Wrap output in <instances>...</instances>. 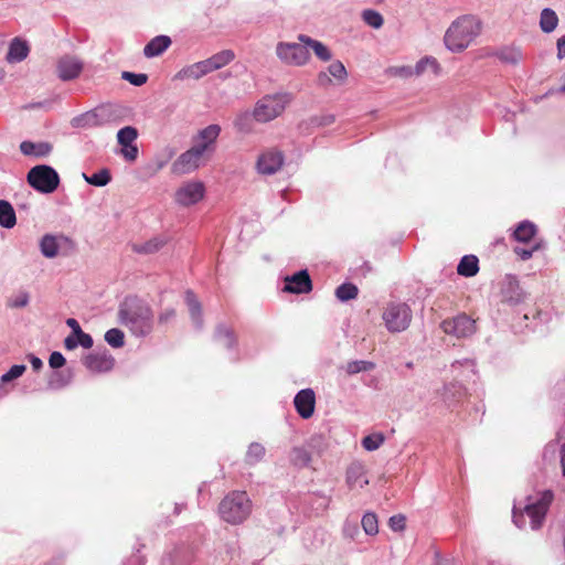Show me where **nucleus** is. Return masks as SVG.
Returning a JSON list of instances; mask_svg holds the SVG:
<instances>
[{
    "label": "nucleus",
    "instance_id": "obj_58",
    "mask_svg": "<svg viewBox=\"0 0 565 565\" xmlns=\"http://www.w3.org/2000/svg\"><path fill=\"white\" fill-rule=\"evenodd\" d=\"M540 247L539 244L533 245L531 248L525 247H514V253L522 259L527 260L533 256V253L537 250Z\"/></svg>",
    "mask_w": 565,
    "mask_h": 565
},
{
    "label": "nucleus",
    "instance_id": "obj_19",
    "mask_svg": "<svg viewBox=\"0 0 565 565\" xmlns=\"http://www.w3.org/2000/svg\"><path fill=\"white\" fill-rule=\"evenodd\" d=\"M184 300L189 308L190 317H191L192 323L194 324V328L196 330H202L204 320H203V315H202L201 302L199 301L195 294L191 289H188L185 291Z\"/></svg>",
    "mask_w": 565,
    "mask_h": 565
},
{
    "label": "nucleus",
    "instance_id": "obj_4",
    "mask_svg": "<svg viewBox=\"0 0 565 565\" xmlns=\"http://www.w3.org/2000/svg\"><path fill=\"white\" fill-rule=\"evenodd\" d=\"M382 319L388 332L399 333L409 327L413 312L406 302L390 301L384 307Z\"/></svg>",
    "mask_w": 565,
    "mask_h": 565
},
{
    "label": "nucleus",
    "instance_id": "obj_31",
    "mask_svg": "<svg viewBox=\"0 0 565 565\" xmlns=\"http://www.w3.org/2000/svg\"><path fill=\"white\" fill-rule=\"evenodd\" d=\"M478 271L479 259L475 255H465L457 266V273L463 277H473Z\"/></svg>",
    "mask_w": 565,
    "mask_h": 565
},
{
    "label": "nucleus",
    "instance_id": "obj_62",
    "mask_svg": "<svg viewBox=\"0 0 565 565\" xmlns=\"http://www.w3.org/2000/svg\"><path fill=\"white\" fill-rule=\"evenodd\" d=\"M64 347L68 351L76 349L78 347L76 335L70 334L68 337H66L64 340Z\"/></svg>",
    "mask_w": 565,
    "mask_h": 565
},
{
    "label": "nucleus",
    "instance_id": "obj_46",
    "mask_svg": "<svg viewBox=\"0 0 565 565\" xmlns=\"http://www.w3.org/2000/svg\"><path fill=\"white\" fill-rule=\"evenodd\" d=\"M362 18L367 25L374 29L381 28L384 23L383 17L377 11L372 9L364 10Z\"/></svg>",
    "mask_w": 565,
    "mask_h": 565
},
{
    "label": "nucleus",
    "instance_id": "obj_52",
    "mask_svg": "<svg viewBox=\"0 0 565 565\" xmlns=\"http://www.w3.org/2000/svg\"><path fill=\"white\" fill-rule=\"evenodd\" d=\"M29 301L30 295L26 291H20L9 299L8 306L11 308H24L29 305Z\"/></svg>",
    "mask_w": 565,
    "mask_h": 565
},
{
    "label": "nucleus",
    "instance_id": "obj_22",
    "mask_svg": "<svg viewBox=\"0 0 565 565\" xmlns=\"http://www.w3.org/2000/svg\"><path fill=\"white\" fill-rule=\"evenodd\" d=\"M105 122L97 109L85 111L78 116H75L71 120V125L74 128H93L99 127Z\"/></svg>",
    "mask_w": 565,
    "mask_h": 565
},
{
    "label": "nucleus",
    "instance_id": "obj_20",
    "mask_svg": "<svg viewBox=\"0 0 565 565\" xmlns=\"http://www.w3.org/2000/svg\"><path fill=\"white\" fill-rule=\"evenodd\" d=\"M67 243L70 239L66 236H55L45 234L40 241V250L46 258H54L58 254L61 243Z\"/></svg>",
    "mask_w": 565,
    "mask_h": 565
},
{
    "label": "nucleus",
    "instance_id": "obj_48",
    "mask_svg": "<svg viewBox=\"0 0 565 565\" xmlns=\"http://www.w3.org/2000/svg\"><path fill=\"white\" fill-rule=\"evenodd\" d=\"M291 460L295 465L307 466L311 461V456L305 448L295 447L292 449Z\"/></svg>",
    "mask_w": 565,
    "mask_h": 565
},
{
    "label": "nucleus",
    "instance_id": "obj_29",
    "mask_svg": "<svg viewBox=\"0 0 565 565\" xmlns=\"http://www.w3.org/2000/svg\"><path fill=\"white\" fill-rule=\"evenodd\" d=\"M299 41L307 45V49L310 47L315 52L316 56L323 61H330L332 55L328 46H326L322 42L311 39L308 35L300 34Z\"/></svg>",
    "mask_w": 565,
    "mask_h": 565
},
{
    "label": "nucleus",
    "instance_id": "obj_21",
    "mask_svg": "<svg viewBox=\"0 0 565 565\" xmlns=\"http://www.w3.org/2000/svg\"><path fill=\"white\" fill-rule=\"evenodd\" d=\"M171 38L168 35H157L152 38L143 47V55L147 58H153L164 53L171 45Z\"/></svg>",
    "mask_w": 565,
    "mask_h": 565
},
{
    "label": "nucleus",
    "instance_id": "obj_2",
    "mask_svg": "<svg viewBox=\"0 0 565 565\" xmlns=\"http://www.w3.org/2000/svg\"><path fill=\"white\" fill-rule=\"evenodd\" d=\"M482 21L473 14H463L451 22L447 29L444 42L446 47L455 53L462 52L481 33Z\"/></svg>",
    "mask_w": 565,
    "mask_h": 565
},
{
    "label": "nucleus",
    "instance_id": "obj_49",
    "mask_svg": "<svg viewBox=\"0 0 565 565\" xmlns=\"http://www.w3.org/2000/svg\"><path fill=\"white\" fill-rule=\"evenodd\" d=\"M328 73L335 79L343 82L347 76L348 72L341 61H334L328 66Z\"/></svg>",
    "mask_w": 565,
    "mask_h": 565
},
{
    "label": "nucleus",
    "instance_id": "obj_59",
    "mask_svg": "<svg viewBox=\"0 0 565 565\" xmlns=\"http://www.w3.org/2000/svg\"><path fill=\"white\" fill-rule=\"evenodd\" d=\"M77 345L83 347L84 349H90L94 344V340L90 334L81 331L76 334Z\"/></svg>",
    "mask_w": 565,
    "mask_h": 565
},
{
    "label": "nucleus",
    "instance_id": "obj_41",
    "mask_svg": "<svg viewBox=\"0 0 565 565\" xmlns=\"http://www.w3.org/2000/svg\"><path fill=\"white\" fill-rule=\"evenodd\" d=\"M138 138V130L132 126H125L117 132V141L122 147L135 143Z\"/></svg>",
    "mask_w": 565,
    "mask_h": 565
},
{
    "label": "nucleus",
    "instance_id": "obj_54",
    "mask_svg": "<svg viewBox=\"0 0 565 565\" xmlns=\"http://www.w3.org/2000/svg\"><path fill=\"white\" fill-rule=\"evenodd\" d=\"M387 73L392 76L407 78L414 75L412 66H392L387 70Z\"/></svg>",
    "mask_w": 565,
    "mask_h": 565
},
{
    "label": "nucleus",
    "instance_id": "obj_33",
    "mask_svg": "<svg viewBox=\"0 0 565 565\" xmlns=\"http://www.w3.org/2000/svg\"><path fill=\"white\" fill-rule=\"evenodd\" d=\"M167 244L163 236H154L142 244H134L132 250L138 254H153L160 250Z\"/></svg>",
    "mask_w": 565,
    "mask_h": 565
},
{
    "label": "nucleus",
    "instance_id": "obj_36",
    "mask_svg": "<svg viewBox=\"0 0 565 565\" xmlns=\"http://www.w3.org/2000/svg\"><path fill=\"white\" fill-rule=\"evenodd\" d=\"M83 178L85 179V181L88 184L98 186V188L105 186L111 181L110 172L106 168L100 169L99 171H97L90 175H87L84 173Z\"/></svg>",
    "mask_w": 565,
    "mask_h": 565
},
{
    "label": "nucleus",
    "instance_id": "obj_26",
    "mask_svg": "<svg viewBox=\"0 0 565 565\" xmlns=\"http://www.w3.org/2000/svg\"><path fill=\"white\" fill-rule=\"evenodd\" d=\"M29 45L25 41L15 38L11 41L7 53V61L10 63H19L26 58L29 54Z\"/></svg>",
    "mask_w": 565,
    "mask_h": 565
},
{
    "label": "nucleus",
    "instance_id": "obj_27",
    "mask_svg": "<svg viewBox=\"0 0 565 565\" xmlns=\"http://www.w3.org/2000/svg\"><path fill=\"white\" fill-rule=\"evenodd\" d=\"M536 225L531 221H522L512 232V238L520 243H529L536 235Z\"/></svg>",
    "mask_w": 565,
    "mask_h": 565
},
{
    "label": "nucleus",
    "instance_id": "obj_24",
    "mask_svg": "<svg viewBox=\"0 0 565 565\" xmlns=\"http://www.w3.org/2000/svg\"><path fill=\"white\" fill-rule=\"evenodd\" d=\"M213 71L211 62L206 58L181 70L178 76L181 78L200 79Z\"/></svg>",
    "mask_w": 565,
    "mask_h": 565
},
{
    "label": "nucleus",
    "instance_id": "obj_23",
    "mask_svg": "<svg viewBox=\"0 0 565 565\" xmlns=\"http://www.w3.org/2000/svg\"><path fill=\"white\" fill-rule=\"evenodd\" d=\"M53 146L46 141L33 142L24 140L20 143V151L24 156L44 158L52 152Z\"/></svg>",
    "mask_w": 565,
    "mask_h": 565
},
{
    "label": "nucleus",
    "instance_id": "obj_47",
    "mask_svg": "<svg viewBox=\"0 0 565 565\" xmlns=\"http://www.w3.org/2000/svg\"><path fill=\"white\" fill-rule=\"evenodd\" d=\"M70 383V377H66L62 372L55 371L51 374L47 386L51 390H61Z\"/></svg>",
    "mask_w": 565,
    "mask_h": 565
},
{
    "label": "nucleus",
    "instance_id": "obj_16",
    "mask_svg": "<svg viewBox=\"0 0 565 565\" xmlns=\"http://www.w3.org/2000/svg\"><path fill=\"white\" fill-rule=\"evenodd\" d=\"M294 405L301 418H310L313 415L316 406V394L313 390H300L294 398Z\"/></svg>",
    "mask_w": 565,
    "mask_h": 565
},
{
    "label": "nucleus",
    "instance_id": "obj_60",
    "mask_svg": "<svg viewBox=\"0 0 565 565\" xmlns=\"http://www.w3.org/2000/svg\"><path fill=\"white\" fill-rule=\"evenodd\" d=\"M175 310L173 308H168L159 315L158 322L160 324H167L170 321H172L175 318Z\"/></svg>",
    "mask_w": 565,
    "mask_h": 565
},
{
    "label": "nucleus",
    "instance_id": "obj_30",
    "mask_svg": "<svg viewBox=\"0 0 565 565\" xmlns=\"http://www.w3.org/2000/svg\"><path fill=\"white\" fill-rule=\"evenodd\" d=\"M466 395V388L459 382H451L444 386V399L445 402L451 406L456 403L460 402L461 398Z\"/></svg>",
    "mask_w": 565,
    "mask_h": 565
},
{
    "label": "nucleus",
    "instance_id": "obj_15",
    "mask_svg": "<svg viewBox=\"0 0 565 565\" xmlns=\"http://www.w3.org/2000/svg\"><path fill=\"white\" fill-rule=\"evenodd\" d=\"M82 71L83 63L76 56L65 55L57 62V74L64 82L77 78Z\"/></svg>",
    "mask_w": 565,
    "mask_h": 565
},
{
    "label": "nucleus",
    "instance_id": "obj_9",
    "mask_svg": "<svg viewBox=\"0 0 565 565\" xmlns=\"http://www.w3.org/2000/svg\"><path fill=\"white\" fill-rule=\"evenodd\" d=\"M277 56L287 64L303 65L310 57L309 50L303 43L280 42L276 47Z\"/></svg>",
    "mask_w": 565,
    "mask_h": 565
},
{
    "label": "nucleus",
    "instance_id": "obj_1",
    "mask_svg": "<svg viewBox=\"0 0 565 565\" xmlns=\"http://www.w3.org/2000/svg\"><path fill=\"white\" fill-rule=\"evenodd\" d=\"M118 322L137 338H146L153 330L154 317L150 305L138 296H127L118 306Z\"/></svg>",
    "mask_w": 565,
    "mask_h": 565
},
{
    "label": "nucleus",
    "instance_id": "obj_44",
    "mask_svg": "<svg viewBox=\"0 0 565 565\" xmlns=\"http://www.w3.org/2000/svg\"><path fill=\"white\" fill-rule=\"evenodd\" d=\"M362 527L367 535H375L379 532V522L375 513L366 512L361 520Z\"/></svg>",
    "mask_w": 565,
    "mask_h": 565
},
{
    "label": "nucleus",
    "instance_id": "obj_12",
    "mask_svg": "<svg viewBox=\"0 0 565 565\" xmlns=\"http://www.w3.org/2000/svg\"><path fill=\"white\" fill-rule=\"evenodd\" d=\"M204 185L202 182H188L175 192V202L182 206H190L204 196Z\"/></svg>",
    "mask_w": 565,
    "mask_h": 565
},
{
    "label": "nucleus",
    "instance_id": "obj_57",
    "mask_svg": "<svg viewBox=\"0 0 565 565\" xmlns=\"http://www.w3.org/2000/svg\"><path fill=\"white\" fill-rule=\"evenodd\" d=\"M65 363H66V360L61 352L54 351L51 353L50 359H49V364L52 369H54V370L61 369L62 366L65 365Z\"/></svg>",
    "mask_w": 565,
    "mask_h": 565
},
{
    "label": "nucleus",
    "instance_id": "obj_35",
    "mask_svg": "<svg viewBox=\"0 0 565 565\" xmlns=\"http://www.w3.org/2000/svg\"><path fill=\"white\" fill-rule=\"evenodd\" d=\"M558 25V17L551 8H544L540 13V28L544 33H552Z\"/></svg>",
    "mask_w": 565,
    "mask_h": 565
},
{
    "label": "nucleus",
    "instance_id": "obj_14",
    "mask_svg": "<svg viewBox=\"0 0 565 565\" xmlns=\"http://www.w3.org/2000/svg\"><path fill=\"white\" fill-rule=\"evenodd\" d=\"M312 289V281L307 269L298 270L285 278L282 290L289 294H308Z\"/></svg>",
    "mask_w": 565,
    "mask_h": 565
},
{
    "label": "nucleus",
    "instance_id": "obj_13",
    "mask_svg": "<svg viewBox=\"0 0 565 565\" xmlns=\"http://www.w3.org/2000/svg\"><path fill=\"white\" fill-rule=\"evenodd\" d=\"M83 364L90 372L104 373L114 367L115 359L106 349H104L102 352H93L85 355Z\"/></svg>",
    "mask_w": 565,
    "mask_h": 565
},
{
    "label": "nucleus",
    "instance_id": "obj_18",
    "mask_svg": "<svg viewBox=\"0 0 565 565\" xmlns=\"http://www.w3.org/2000/svg\"><path fill=\"white\" fill-rule=\"evenodd\" d=\"M221 134V127L216 124L209 125L201 129L198 135L193 138L194 146L196 148L204 147V153L211 149Z\"/></svg>",
    "mask_w": 565,
    "mask_h": 565
},
{
    "label": "nucleus",
    "instance_id": "obj_56",
    "mask_svg": "<svg viewBox=\"0 0 565 565\" xmlns=\"http://www.w3.org/2000/svg\"><path fill=\"white\" fill-rule=\"evenodd\" d=\"M335 120L334 115L328 114V115H321V116H313L310 118V122L313 126L323 127L329 126L333 124Z\"/></svg>",
    "mask_w": 565,
    "mask_h": 565
},
{
    "label": "nucleus",
    "instance_id": "obj_3",
    "mask_svg": "<svg viewBox=\"0 0 565 565\" xmlns=\"http://www.w3.org/2000/svg\"><path fill=\"white\" fill-rule=\"evenodd\" d=\"M252 501L245 491H232L218 504L220 518L232 525L242 524L252 513Z\"/></svg>",
    "mask_w": 565,
    "mask_h": 565
},
{
    "label": "nucleus",
    "instance_id": "obj_50",
    "mask_svg": "<svg viewBox=\"0 0 565 565\" xmlns=\"http://www.w3.org/2000/svg\"><path fill=\"white\" fill-rule=\"evenodd\" d=\"M121 78L127 81L134 86H142L148 81V75L145 73H132L129 71H124L121 73Z\"/></svg>",
    "mask_w": 565,
    "mask_h": 565
},
{
    "label": "nucleus",
    "instance_id": "obj_39",
    "mask_svg": "<svg viewBox=\"0 0 565 565\" xmlns=\"http://www.w3.org/2000/svg\"><path fill=\"white\" fill-rule=\"evenodd\" d=\"M358 294L359 289L352 282H343L335 289V297L342 302L355 299Z\"/></svg>",
    "mask_w": 565,
    "mask_h": 565
},
{
    "label": "nucleus",
    "instance_id": "obj_61",
    "mask_svg": "<svg viewBox=\"0 0 565 565\" xmlns=\"http://www.w3.org/2000/svg\"><path fill=\"white\" fill-rule=\"evenodd\" d=\"M28 359H29V362L32 366V369L38 372L40 371L42 367H43V362L40 358H38L36 355L34 354H29L28 355Z\"/></svg>",
    "mask_w": 565,
    "mask_h": 565
},
{
    "label": "nucleus",
    "instance_id": "obj_38",
    "mask_svg": "<svg viewBox=\"0 0 565 565\" xmlns=\"http://www.w3.org/2000/svg\"><path fill=\"white\" fill-rule=\"evenodd\" d=\"M344 369L348 375H355L361 372H369L374 370L375 363L366 360H354L348 362Z\"/></svg>",
    "mask_w": 565,
    "mask_h": 565
},
{
    "label": "nucleus",
    "instance_id": "obj_6",
    "mask_svg": "<svg viewBox=\"0 0 565 565\" xmlns=\"http://www.w3.org/2000/svg\"><path fill=\"white\" fill-rule=\"evenodd\" d=\"M290 102L291 95L288 93L266 95L256 103L253 117L258 122H268L281 115Z\"/></svg>",
    "mask_w": 565,
    "mask_h": 565
},
{
    "label": "nucleus",
    "instance_id": "obj_37",
    "mask_svg": "<svg viewBox=\"0 0 565 565\" xmlns=\"http://www.w3.org/2000/svg\"><path fill=\"white\" fill-rule=\"evenodd\" d=\"M431 70V72L434 74H438L439 70H440V66H439V63L437 62V60L435 57H431V56H425L423 58H420L415 67L413 68V72L415 75H422L426 72V70Z\"/></svg>",
    "mask_w": 565,
    "mask_h": 565
},
{
    "label": "nucleus",
    "instance_id": "obj_8",
    "mask_svg": "<svg viewBox=\"0 0 565 565\" xmlns=\"http://www.w3.org/2000/svg\"><path fill=\"white\" fill-rule=\"evenodd\" d=\"M204 156V147L196 148L194 145L172 163L171 171L174 174H188L196 170L202 162Z\"/></svg>",
    "mask_w": 565,
    "mask_h": 565
},
{
    "label": "nucleus",
    "instance_id": "obj_40",
    "mask_svg": "<svg viewBox=\"0 0 565 565\" xmlns=\"http://www.w3.org/2000/svg\"><path fill=\"white\" fill-rule=\"evenodd\" d=\"M234 58L235 54L232 50H223L209 57V61L212 64V68L216 71L230 64Z\"/></svg>",
    "mask_w": 565,
    "mask_h": 565
},
{
    "label": "nucleus",
    "instance_id": "obj_55",
    "mask_svg": "<svg viewBox=\"0 0 565 565\" xmlns=\"http://www.w3.org/2000/svg\"><path fill=\"white\" fill-rule=\"evenodd\" d=\"M388 525L394 532H401L406 526V518L403 514H396L390 518Z\"/></svg>",
    "mask_w": 565,
    "mask_h": 565
},
{
    "label": "nucleus",
    "instance_id": "obj_10",
    "mask_svg": "<svg viewBox=\"0 0 565 565\" xmlns=\"http://www.w3.org/2000/svg\"><path fill=\"white\" fill-rule=\"evenodd\" d=\"M441 328L447 334L467 338L476 332V321L466 313H461L452 319L444 320Z\"/></svg>",
    "mask_w": 565,
    "mask_h": 565
},
{
    "label": "nucleus",
    "instance_id": "obj_64",
    "mask_svg": "<svg viewBox=\"0 0 565 565\" xmlns=\"http://www.w3.org/2000/svg\"><path fill=\"white\" fill-rule=\"evenodd\" d=\"M557 46V57L559 60L565 57V35H562L556 43Z\"/></svg>",
    "mask_w": 565,
    "mask_h": 565
},
{
    "label": "nucleus",
    "instance_id": "obj_17",
    "mask_svg": "<svg viewBox=\"0 0 565 565\" xmlns=\"http://www.w3.org/2000/svg\"><path fill=\"white\" fill-rule=\"evenodd\" d=\"M503 301L510 305H518L525 299V294L520 287V282L515 276L507 275L502 286Z\"/></svg>",
    "mask_w": 565,
    "mask_h": 565
},
{
    "label": "nucleus",
    "instance_id": "obj_43",
    "mask_svg": "<svg viewBox=\"0 0 565 565\" xmlns=\"http://www.w3.org/2000/svg\"><path fill=\"white\" fill-rule=\"evenodd\" d=\"M105 341L111 348H115V349L122 348L125 344V333L118 328L109 329L105 333Z\"/></svg>",
    "mask_w": 565,
    "mask_h": 565
},
{
    "label": "nucleus",
    "instance_id": "obj_53",
    "mask_svg": "<svg viewBox=\"0 0 565 565\" xmlns=\"http://www.w3.org/2000/svg\"><path fill=\"white\" fill-rule=\"evenodd\" d=\"M119 153L122 156V158L126 161L134 162L138 158V153H139L138 146L136 143L125 146L120 149Z\"/></svg>",
    "mask_w": 565,
    "mask_h": 565
},
{
    "label": "nucleus",
    "instance_id": "obj_5",
    "mask_svg": "<svg viewBox=\"0 0 565 565\" xmlns=\"http://www.w3.org/2000/svg\"><path fill=\"white\" fill-rule=\"evenodd\" d=\"M29 185L42 194L55 192L61 183L57 171L47 164H38L26 173Z\"/></svg>",
    "mask_w": 565,
    "mask_h": 565
},
{
    "label": "nucleus",
    "instance_id": "obj_11",
    "mask_svg": "<svg viewBox=\"0 0 565 565\" xmlns=\"http://www.w3.org/2000/svg\"><path fill=\"white\" fill-rule=\"evenodd\" d=\"M284 153L277 149L264 151L257 160L256 168L258 173L264 175L275 174L284 164Z\"/></svg>",
    "mask_w": 565,
    "mask_h": 565
},
{
    "label": "nucleus",
    "instance_id": "obj_45",
    "mask_svg": "<svg viewBox=\"0 0 565 565\" xmlns=\"http://www.w3.org/2000/svg\"><path fill=\"white\" fill-rule=\"evenodd\" d=\"M384 441H385L384 435L381 433H375V434L365 436L362 439V446L367 451H374V450L379 449L383 445Z\"/></svg>",
    "mask_w": 565,
    "mask_h": 565
},
{
    "label": "nucleus",
    "instance_id": "obj_63",
    "mask_svg": "<svg viewBox=\"0 0 565 565\" xmlns=\"http://www.w3.org/2000/svg\"><path fill=\"white\" fill-rule=\"evenodd\" d=\"M66 324H67V327H70L72 329V334H74V335H76L77 333L83 331L78 321L74 318H68L66 320Z\"/></svg>",
    "mask_w": 565,
    "mask_h": 565
},
{
    "label": "nucleus",
    "instance_id": "obj_51",
    "mask_svg": "<svg viewBox=\"0 0 565 565\" xmlns=\"http://www.w3.org/2000/svg\"><path fill=\"white\" fill-rule=\"evenodd\" d=\"M25 370L26 366L24 364H14L9 369L8 372L1 375V382L9 383L15 379H19L20 376H22Z\"/></svg>",
    "mask_w": 565,
    "mask_h": 565
},
{
    "label": "nucleus",
    "instance_id": "obj_34",
    "mask_svg": "<svg viewBox=\"0 0 565 565\" xmlns=\"http://www.w3.org/2000/svg\"><path fill=\"white\" fill-rule=\"evenodd\" d=\"M17 224L15 211L7 200H0V226L12 228Z\"/></svg>",
    "mask_w": 565,
    "mask_h": 565
},
{
    "label": "nucleus",
    "instance_id": "obj_28",
    "mask_svg": "<svg viewBox=\"0 0 565 565\" xmlns=\"http://www.w3.org/2000/svg\"><path fill=\"white\" fill-rule=\"evenodd\" d=\"M364 477V467L360 462H352L347 469V483L352 489L354 487L363 488L369 483Z\"/></svg>",
    "mask_w": 565,
    "mask_h": 565
},
{
    "label": "nucleus",
    "instance_id": "obj_7",
    "mask_svg": "<svg viewBox=\"0 0 565 565\" xmlns=\"http://www.w3.org/2000/svg\"><path fill=\"white\" fill-rule=\"evenodd\" d=\"M553 500V492L545 490L539 497H527L524 505V513L530 518L532 530H539L544 520L550 504Z\"/></svg>",
    "mask_w": 565,
    "mask_h": 565
},
{
    "label": "nucleus",
    "instance_id": "obj_25",
    "mask_svg": "<svg viewBox=\"0 0 565 565\" xmlns=\"http://www.w3.org/2000/svg\"><path fill=\"white\" fill-rule=\"evenodd\" d=\"M504 64L516 65L522 58L523 54L520 47L514 45H507L498 49L492 54Z\"/></svg>",
    "mask_w": 565,
    "mask_h": 565
},
{
    "label": "nucleus",
    "instance_id": "obj_42",
    "mask_svg": "<svg viewBox=\"0 0 565 565\" xmlns=\"http://www.w3.org/2000/svg\"><path fill=\"white\" fill-rule=\"evenodd\" d=\"M265 447L259 443H252L246 452V462L248 465H255L259 462L265 456Z\"/></svg>",
    "mask_w": 565,
    "mask_h": 565
},
{
    "label": "nucleus",
    "instance_id": "obj_32",
    "mask_svg": "<svg viewBox=\"0 0 565 565\" xmlns=\"http://www.w3.org/2000/svg\"><path fill=\"white\" fill-rule=\"evenodd\" d=\"M214 338L216 341L222 342L227 350H234L237 345V339L234 331L223 323L216 327Z\"/></svg>",
    "mask_w": 565,
    "mask_h": 565
}]
</instances>
